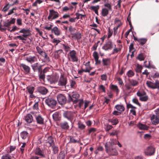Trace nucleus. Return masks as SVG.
<instances>
[{"mask_svg": "<svg viewBox=\"0 0 159 159\" xmlns=\"http://www.w3.org/2000/svg\"><path fill=\"white\" fill-rule=\"evenodd\" d=\"M106 152L110 156H116L117 155L118 152L115 148H111V146H108L107 143L105 145Z\"/></svg>", "mask_w": 159, "mask_h": 159, "instance_id": "obj_1", "label": "nucleus"}, {"mask_svg": "<svg viewBox=\"0 0 159 159\" xmlns=\"http://www.w3.org/2000/svg\"><path fill=\"white\" fill-rule=\"evenodd\" d=\"M36 49L38 53L44 58V60L43 61V62H46L49 61V57L48 56L47 54L45 52L43 51L38 46L36 47Z\"/></svg>", "mask_w": 159, "mask_h": 159, "instance_id": "obj_2", "label": "nucleus"}, {"mask_svg": "<svg viewBox=\"0 0 159 159\" xmlns=\"http://www.w3.org/2000/svg\"><path fill=\"white\" fill-rule=\"evenodd\" d=\"M155 112V115H153L151 118L152 124L156 125L159 123V108L156 110Z\"/></svg>", "mask_w": 159, "mask_h": 159, "instance_id": "obj_3", "label": "nucleus"}, {"mask_svg": "<svg viewBox=\"0 0 159 159\" xmlns=\"http://www.w3.org/2000/svg\"><path fill=\"white\" fill-rule=\"evenodd\" d=\"M45 103L49 107L54 108L57 104V101L52 98H48L46 99Z\"/></svg>", "mask_w": 159, "mask_h": 159, "instance_id": "obj_4", "label": "nucleus"}, {"mask_svg": "<svg viewBox=\"0 0 159 159\" xmlns=\"http://www.w3.org/2000/svg\"><path fill=\"white\" fill-rule=\"evenodd\" d=\"M59 16L58 13L55 11L54 10L52 9L49 10V15L48 17V20L52 21L54 19L57 18Z\"/></svg>", "mask_w": 159, "mask_h": 159, "instance_id": "obj_5", "label": "nucleus"}, {"mask_svg": "<svg viewBox=\"0 0 159 159\" xmlns=\"http://www.w3.org/2000/svg\"><path fill=\"white\" fill-rule=\"evenodd\" d=\"M146 84L149 88L152 89H157L159 91V81H156L155 83L147 81Z\"/></svg>", "mask_w": 159, "mask_h": 159, "instance_id": "obj_6", "label": "nucleus"}, {"mask_svg": "<svg viewBox=\"0 0 159 159\" xmlns=\"http://www.w3.org/2000/svg\"><path fill=\"white\" fill-rule=\"evenodd\" d=\"M67 83V79L63 75H61L58 81V85L62 88H66V84Z\"/></svg>", "mask_w": 159, "mask_h": 159, "instance_id": "obj_7", "label": "nucleus"}, {"mask_svg": "<svg viewBox=\"0 0 159 159\" xmlns=\"http://www.w3.org/2000/svg\"><path fill=\"white\" fill-rule=\"evenodd\" d=\"M19 67L21 70L26 74H29L30 72V68L28 66L24 63L20 64Z\"/></svg>", "mask_w": 159, "mask_h": 159, "instance_id": "obj_8", "label": "nucleus"}, {"mask_svg": "<svg viewBox=\"0 0 159 159\" xmlns=\"http://www.w3.org/2000/svg\"><path fill=\"white\" fill-rule=\"evenodd\" d=\"M59 77L57 75H48L47 79L51 84H55L58 81Z\"/></svg>", "mask_w": 159, "mask_h": 159, "instance_id": "obj_9", "label": "nucleus"}, {"mask_svg": "<svg viewBox=\"0 0 159 159\" xmlns=\"http://www.w3.org/2000/svg\"><path fill=\"white\" fill-rule=\"evenodd\" d=\"M114 45L111 41L109 40L105 43L102 48L106 51H107L113 48Z\"/></svg>", "mask_w": 159, "mask_h": 159, "instance_id": "obj_10", "label": "nucleus"}, {"mask_svg": "<svg viewBox=\"0 0 159 159\" xmlns=\"http://www.w3.org/2000/svg\"><path fill=\"white\" fill-rule=\"evenodd\" d=\"M42 65L40 64L39 63L37 62L31 65V67L34 72H40L42 70Z\"/></svg>", "mask_w": 159, "mask_h": 159, "instance_id": "obj_11", "label": "nucleus"}, {"mask_svg": "<svg viewBox=\"0 0 159 159\" xmlns=\"http://www.w3.org/2000/svg\"><path fill=\"white\" fill-rule=\"evenodd\" d=\"M57 99L59 103L61 105L64 104L66 101L65 96L61 94H59L57 96Z\"/></svg>", "mask_w": 159, "mask_h": 159, "instance_id": "obj_12", "label": "nucleus"}, {"mask_svg": "<svg viewBox=\"0 0 159 159\" xmlns=\"http://www.w3.org/2000/svg\"><path fill=\"white\" fill-rule=\"evenodd\" d=\"M80 97V95L76 92H73L72 95V98L70 97V100L73 102L75 104L77 103L79 101L78 98Z\"/></svg>", "mask_w": 159, "mask_h": 159, "instance_id": "obj_13", "label": "nucleus"}, {"mask_svg": "<svg viewBox=\"0 0 159 159\" xmlns=\"http://www.w3.org/2000/svg\"><path fill=\"white\" fill-rule=\"evenodd\" d=\"M35 120L37 123L39 125H44L45 124L44 118L40 114L36 116Z\"/></svg>", "mask_w": 159, "mask_h": 159, "instance_id": "obj_14", "label": "nucleus"}, {"mask_svg": "<svg viewBox=\"0 0 159 159\" xmlns=\"http://www.w3.org/2000/svg\"><path fill=\"white\" fill-rule=\"evenodd\" d=\"M155 152V149L152 146L148 147L145 152V154L147 156H151L153 155Z\"/></svg>", "mask_w": 159, "mask_h": 159, "instance_id": "obj_15", "label": "nucleus"}, {"mask_svg": "<svg viewBox=\"0 0 159 159\" xmlns=\"http://www.w3.org/2000/svg\"><path fill=\"white\" fill-rule=\"evenodd\" d=\"M69 55L73 62H77L78 61V58L76 56V52L75 51L73 50L69 52Z\"/></svg>", "mask_w": 159, "mask_h": 159, "instance_id": "obj_16", "label": "nucleus"}, {"mask_svg": "<svg viewBox=\"0 0 159 159\" xmlns=\"http://www.w3.org/2000/svg\"><path fill=\"white\" fill-rule=\"evenodd\" d=\"M63 116L69 120H71L73 118V114L70 111H66L63 113Z\"/></svg>", "mask_w": 159, "mask_h": 159, "instance_id": "obj_17", "label": "nucleus"}, {"mask_svg": "<svg viewBox=\"0 0 159 159\" xmlns=\"http://www.w3.org/2000/svg\"><path fill=\"white\" fill-rule=\"evenodd\" d=\"M24 119L28 123H31L33 120V119L32 115L31 114H27L25 116Z\"/></svg>", "mask_w": 159, "mask_h": 159, "instance_id": "obj_18", "label": "nucleus"}, {"mask_svg": "<svg viewBox=\"0 0 159 159\" xmlns=\"http://www.w3.org/2000/svg\"><path fill=\"white\" fill-rule=\"evenodd\" d=\"M34 154L38 156H40L41 157H44L45 155L43 152L39 148H36L34 151Z\"/></svg>", "mask_w": 159, "mask_h": 159, "instance_id": "obj_19", "label": "nucleus"}, {"mask_svg": "<svg viewBox=\"0 0 159 159\" xmlns=\"http://www.w3.org/2000/svg\"><path fill=\"white\" fill-rule=\"evenodd\" d=\"M38 92L43 95L46 94L48 92V89L45 87L40 86L38 89Z\"/></svg>", "mask_w": 159, "mask_h": 159, "instance_id": "obj_20", "label": "nucleus"}, {"mask_svg": "<svg viewBox=\"0 0 159 159\" xmlns=\"http://www.w3.org/2000/svg\"><path fill=\"white\" fill-rule=\"evenodd\" d=\"M45 143L46 145L47 146L50 147L52 146L54 144L53 138L51 136H48Z\"/></svg>", "mask_w": 159, "mask_h": 159, "instance_id": "obj_21", "label": "nucleus"}, {"mask_svg": "<svg viewBox=\"0 0 159 159\" xmlns=\"http://www.w3.org/2000/svg\"><path fill=\"white\" fill-rule=\"evenodd\" d=\"M81 33L79 31H78L72 34L71 37L74 39L78 40L81 39Z\"/></svg>", "mask_w": 159, "mask_h": 159, "instance_id": "obj_22", "label": "nucleus"}, {"mask_svg": "<svg viewBox=\"0 0 159 159\" xmlns=\"http://www.w3.org/2000/svg\"><path fill=\"white\" fill-rule=\"evenodd\" d=\"M102 62L103 66L108 67L111 63V59L110 58H103L102 59Z\"/></svg>", "mask_w": 159, "mask_h": 159, "instance_id": "obj_23", "label": "nucleus"}, {"mask_svg": "<svg viewBox=\"0 0 159 159\" xmlns=\"http://www.w3.org/2000/svg\"><path fill=\"white\" fill-rule=\"evenodd\" d=\"M37 58L35 56H29L26 57V61L30 63L34 62L37 61Z\"/></svg>", "mask_w": 159, "mask_h": 159, "instance_id": "obj_24", "label": "nucleus"}, {"mask_svg": "<svg viewBox=\"0 0 159 159\" xmlns=\"http://www.w3.org/2000/svg\"><path fill=\"white\" fill-rule=\"evenodd\" d=\"M52 32L54 33L57 36H59L61 33V30L56 26L54 27L52 29Z\"/></svg>", "mask_w": 159, "mask_h": 159, "instance_id": "obj_25", "label": "nucleus"}, {"mask_svg": "<svg viewBox=\"0 0 159 159\" xmlns=\"http://www.w3.org/2000/svg\"><path fill=\"white\" fill-rule=\"evenodd\" d=\"M93 56L94 57V60L95 61V64L96 65H99L101 63V61L98 60L99 57L98 56V53L95 52L93 53Z\"/></svg>", "mask_w": 159, "mask_h": 159, "instance_id": "obj_26", "label": "nucleus"}, {"mask_svg": "<svg viewBox=\"0 0 159 159\" xmlns=\"http://www.w3.org/2000/svg\"><path fill=\"white\" fill-rule=\"evenodd\" d=\"M60 126L62 129L65 130H68L69 128L68 123L66 121L61 123Z\"/></svg>", "mask_w": 159, "mask_h": 159, "instance_id": "obj_27", "label": "nucleus"}, {"mask_svg": "<svg viewBox=\"0 0 159 159\" xmlns=\"http://www.w3.org/2000/svg\"><path fill=\"white\" fill-rule=\"evenodd\" d=\"M129 81L131 85L133 87L138 86L139 84L138 81L134 79H129Z\"/></svg>", "mask_w": 159, "mask_h": 159, "instance_id": "obj_28", "label": "nucleus"}, {"mask_svg": "<svg viewBox=\"0 0 159 159\" xmlns=\"http://www.w3.org/2000/svg\"><path fill=\"white\" fill-rule=\"evenodd\" d=\"M135 70L137 73H140L143 68V66L137 64L135 66Z\"/></svg>", "mask_w": 159, "mask_h": 159, "instance_id": "obj_29", "label": "nucleus"}, {"mask_svg": "<svg viewBox=\"0 0 159 159\" xmlns=\"http://www.w3.org/2000/svg\"><path fill=\"white\" fill-rule=\"evenodd\" d=\"M52 117L54 120L56 121L59 120L60 119L61 115L59 113L56 112L53 114Z\"/></svg>", "mask_w": 159, "mask_h": 159, "instance_id": "obj_30", "label": "nucleus"}, {"mask_svg": "<svg viewBox=\"0 0 159 159\" xmlns=\"http://www.w3.org/2000/svg\"><path fill=\"white\" fill-rule=\"evenodd\" d=\"M115 107L116 110L120 111V112L124 111L125 109L124 107L122 105H116Z\"/></svg>", "mask_w": 159, "mask_h": 159, "instance_id": "obj_31", "label": "nucleus"}, {"mask_svg": "<svg viewBox=\"0 0 159 159\" xmlns=\"http://www.w3.org/2000/svg\"><path fill=\"white\" fill-rule=\"evenodd\" d=\"M78 128L80 130H82L86 128V126L81 121H79L78 124Z\"/></svg>", "mask_w": 159, "mask_h": 159, "instance_id": "obj_32", "label": "nucleus"}, {"mask_svg": "<svg viewBox=\"0 0 159 159\" xmlns=\"http://www.w3.org/2000/svg\"><path fill=\"white\" fill-rule=\"evenodd\" d=\"M109 10L107 8H103L102 10V15L103 17L107 16L109 14Z\"/></svg>", "mask_w": 159, "mask_h": 159, "instance_id": "obj_33", "label": "nucleus"}, {"mask_svg": "<svg viewBox=\"0 0 159 159\" xmlns=\"http://www.w3.org/2000/svg\"><path fill=\"white\" fill-rule=\"evenodd\" d=\"M138 127L141 129L148 130V127L146 125L139 123L138 124Z\"/></svg>", "mask_w": 159, "mask_h": 159, "instance_id": "obj_34", "label": "nucleus"}, {"mask_svg": "<svg viewBox=\"0 0 159 159\" xmlns=\"http://www.w3.org/2000/svg\"><path fill=\"white\" fill-rule=\"evenodd\" d=\"M90 62L89 61H88L85 64V65L86 66V68L84 70L88 71H87V72H89L90 70L92 69V68L90 66Z\"/></svg>", "mask_w": 159, "mask_h": 159, "instance_id": "obj_35", "label": "nucleus"}, {"mask_svg": "<svg viewBox=\"0 0 159 159\" xmlns=\"http://www.w3.org/2000/svg\"><path fill=\"white\" fill-rule=\"evenodd\" d=\"M20 136L22 139H25L28 137V133L26 131H23L20 133Z\"/></svg>", "mask_w": 159, "mask_h": 159, "instance_id": "obj_36", "label": "nucleus"}, {"mask_svg": "<svg viewBox=\"0 0 159 159\" xmlns=\"http://www.w3.org/2000/svg\"><path fill=\"white\" fill-rule=\"evenodd\" d=\"M65 158V152L64 151H61L59 153L57 157L58 159H64Z\"/></svg>", "mask_w": 159, "mask_h": 159, "instance_id": "obj_37", "label": "nucleus"}, {"mask_svg": "<svg viewBox=\"0 0 159 159\" xmlns=\"http://www.w3.org/2000/svg\"><path fill=\"white\" fill-rule=\"evenodd\" d=\"M110 88L113 91L116 92L117 93L119 92V89L117 86L113 84H111L110 86Z\"/></svg>", "mask_w": 159, "mask_h": 159, "instance_id": "obj_38", "label": "nucleus"}, {"mask_svg": "<svg viewBox=\"0 0 159 159\" xmlns=\"http://www.w3.org/2000/svg\"><path fill=\"white\" fill-rule=\"evenodd\" d=\"M26 89L29 94H33L35 89L33 86H29L27 87Z\"/></svg>", "mask_w": 159, "mask_h": 159, "instance_id": "obj_39", "label": "nucleus"}, {"mask_svg": "<svg viewBox=\"0 0 159 159\" xmlns=\"http://www.w3.org/2000/svg\"><path fill=\"white\" fill-rule=\"evenodd\" d=\"M38 73L39 79L40 80H44L45 78L44 73L42 72V70L40 72H38Z\"/></svg>", "mask_w": 159, "mask_h": 159, "instance_id": "obj_40", "label": "nucleus"}, {"mask_svg": "<svg viewBox=\"0 0 159 159\" xmlns=\"http://www.w3.org/2000/svg\"><path fill=\"white\" fill-rule=\"evenodd\" d=\"M136 94L137 96L141 98L143 96L145 95L146 94V93L144 91H138L137 93Z\"/></svg>", "mask_w": 159, "mask_h": 159, "instance_id": "obj_41", "label": "nucleus"}, {"mask_svg": "<svg viewBox=\"0 0 159 159\" xmlns=\"http://www.w3.org/2000/svg\"><path fill=\"white\" fill-rule=\"evenodd\" d=\"M51 146L54 153L55 154L57 153L59 151L58 147L55 146L54 144H53Z\"/></svg>", "mask_w": 159, "mask_h": 159, "instance_id": "obj_42", "label": "nucleus"}, {"mask_svg": "<svg viewBox=\"0 0 159 159\" xmlns=\"http://www.w3.org/2000/svg\"><path fill=\"white\" fill-rule=\"evenodd\" d=\"M109 121L111 122L113 125H116L118 123V120L116 118L109 119Z\"/></svg>", "mask_w": 159, "mask_h": 159, "instance_id": "obj_43", "label": "nucleus"}, {"mask_svg": "<svg viewBox=\"0 0 159 159\" xmlns=\"http://www.w3.org/2000/svg\"><path fill=\"white\" fill-rule=\"evenodd\" d=\"M20 33H22L24 34H30L31 33L29 29H23L21 30L19 32Z\"/></svg>", "mask_w": 159, "mask_h": 159, "instance_id": "obj_44", "label": "nucleus"}, {"mask_svg": "<svg viewBox=\"0 0 159 159\" xmlns=\"http://www.w3.org/2000/svg\"><path fill=\"white\" fill-rule=\"evenodd\" d=\"M134 74V72L131 70H129L126 73V75L129 77H132Z\"/></svg>", "mask_w": 159, "mask_h": 159, "instance_id": "obj_45", "label": "nucleus"}, {"mask_svg": "<svg viewBox=\"0 0 159 159\" xmlns=\"http://www.w3.org/2000/svg\"><path fill=\"white\" fill-rule=\"evenodd\" d=\"M11 6H12L11 4H10L9 3L6 4L2 10L4 12H6L9 9L10 7Z\"/></svg>", "mask_w": 159, "mask_h": 159, "instance_id": "obj_46", "label": "nucleus"}, {"mask_svg": "<svg viewBox=\"0 0 159 159\" xmlns=\"http://www.w3.org/2000/svg\"><path fill=\"white\" fill-rule=\"evenodd\" d=\"M137 58L140 61H143L144 60L145 57L143 54L141 53L138 55Z\"/></svg>", "mask_w": 159, "mask_h": 159, "instance_id": "obj_47", "label": "nucleus"}, {"mask_svg": "<svg viewBox=\"0 0 159 159\" xmlns=\"http://www.w3.org/2000/svg\"><path fill=\"white\" fill-rule=\"evenodd\" d=\"M147 41V39H139L138 42L141 45H143Z\"/></svg>", "mask_w": 159, "mask_h": 159, "instance_id": "obj_48", "label": "nucleus"}, {"mask_svg": "<svg viewBox=\"0 0 159 159\" xmlns=\"http://www.w3.org/2000/svg\"><path fill=\"white\" fill-rule=\"evenodd\" d=\"M79 141L74 139V137L70 136L69 143H79Z\"/></svg>", "mask_w": 159, "mask_h": 159, "instance_id": "obj_49", "label": "nucleus"}, {"mask_svg": "<svg viewBox=\"0 0 159 159\" xmlns=\"http://www.w3.org/2000/svg\"><path fill=\"white\" fill-rule=\"evenodd\" d=\"M69 30L72 35V34L75 33L76 30V29L75 28H73L71 26H70L69 27Z\"/></svg>", "mask_w": 159, "mask_h": 159, "instance_id": "obj_50", "label": "nucleus"}, {"mask_svg": "<svg viewBox=\"0 0 159 159\" xmlns=\"http://www.w3.org/2000/svg\"><path fill=\"white\" fill-rule=\"evenodd\" d=\"M148 96L146 95V94L141 98H139V100L142 101H146L148 99Z\"/></svg>", "mask_w": 159, "mask_h": 159, "instance_id": "obj_51", "label": "nucleus"}, {"mask_svg": "<svg viewBox=\"0 0 159 159\" xmlns=\"http://www.w3.org/2000/svg\"><path fill=\"white\" fill-rule=\"evenodd\" d=\"M104 6L105 7H106L108 10L110 11L112 10V6L111 3H107L104 5Z\"/></svg>", "mask_w": 159, "mask_h": 159, "instance_id": "obj_52", "label": "nucleus"}, {"mask_svg": "<svg viewBox=\"0 0 159 159\" xmlns=\"http://www.w3.org/2000/svg\"><path fill=\"white\" fill-rule=\"evenodd\" d=\"M63 46L64 49L66 52H67L70 51V48L68 46L64 44H63Z\"/></svg>", "mask_w": 159, "mask_h": 159, "instance_id": "obj_53", "label": "nucleus"}, {"mask_svg": "<svg viewBox=\"0 0 159 159\" xmlns=\"http://www.w3.org/2000/svg\"><path fill=\"white\" fill-rule=\"evenodd\" d=\"M99 6L98 5H97L96 6H91L89 8V9L91 10H93L94 11H95L96 10H98L99 9Z\"/></svg>", "mask_w": 159, "mask_h": 159, "instance_id": "obj_54", "label": "nucleus"}, {"mask_svg": "<svg viewBox=\"0 0 159 159\" xmlns=\"http://www.w3.org/2000/svg\"><path fill=\"white\" fill-rule=\"evenodd\" d=\"M1 159H11V156L8 154H6L3 156Z\"/></svg>", "mask_w": 159, "mask_h": 159, "instance_id": "obj_55", "label": "nucleus"}, {"mask_svg": "<svg viewBox=\"0 0 159 159\" xmlns=\"http://www.w3.org/2000/svg\"><path fill=\"white\" fill-rule=\"evenodd\" d=\"M78 102H79L78 103V106L80 108H81L84 103L83 100L82 99H79Z\"/></svg>", "mask_w": 159, "mask_h": 159, "instance_id": "obj_56", "label": "nucleus"}, {"mask_svg": "<svg viewBox=\"0 0 159 159\" xmlns=\"http://www.w3.org/2000/svg\"><path fill=\"white\" fill-rule=\"evenodd\" d=\"M120 132L119 130H115L110 133L111 135L114 136L116 135L117 137V135L118 134L120 133Z\"/></svg>", "mask_w": 159, "mask_h": 159, "instance_id": "obj_57", "label": "nucleus"}, {"mask_svg": "<svg viewBox=\"0 0 159 159\" xmlns=\"http://www.w3.org/2000/svg\"><path fill=\"white\" fill-rule=\"evenodd\" d=\"M132 102L137 105L140 106V104L139 102L138 99L136 98H134L132 99Z\"/></svg>", "mask_w": 159, "mask_h": 159, "instance_id": "obj_58", "label": "nucleus"}, {"mask_svg": "<svg viewBox=\"0 0 159 159\" xmlns=\"http://www.w3.org/2000/svg\"><path fill=\"white\" fill-rule=\"evenodd\" d=\"M16 9L17 8L16 7L13 8L9 11L7 14V16H9L12 14L14 13V11H16Z\"/></svg>", "mask_w": 159, "mask_h": 159, "instance_id": "obj_59", "label": "nucleus"}, {"mask_svg": "<svg viewBox=\"0 0 159 159\" xmlns=\"http://www.w3.org/2000/svg\"><path fill=\"white\" fill-rule=\"evenodd\" d=\"M70 86L71 88H74L76 85L75 82L73 80H71L70 81Z\"/></svg>", "mask_w": 159, "mask_h": 159, "instance_id": "obj_60", "label": "nucleus"}, {"mask_svg": "<svg viewBox=\"0 0 159 159\" xmlns=\"http://www.w3.org/2000/svg\"><path fill=\"white\" fill-rule=\"evenodd\" d=\"M99 89L102 90L104 93L106 92L105 87L103 85H101L99 86Z\"/></svg>", "mask_w": 159, "mask_h": 159, "instance_id": "obj_61", "label": "nucleus"}, {"mask_svg": "<svg viewBox=\"0 0 159 159\" xmlns=\"http://www.w3.org/2000/svg\"><path fill=\"white\" fill-rule=\"evenodd\" d=\"M26 145V143H23V144L21 146V147L20 148V150L21 152V154H23L24 152V148L25 147Z\"/></svg>", "mask_w": 159, "mask_h": 159, "instance_id": "obj_62", "label": "nucleus"}, {"mask_svg": "<svg viewBox=\"0 0 159 159\" xmlns=\"http://www.w3.org/2000/svg\"><path fill=\"white\" fill-rule=\"evenodd\" d=\"M97 129L96 128H90L89 130L88 131V134H89L90 133L93 132H94L96 131Z\"/></svg>", "mask_w": 159, "mask_h": 159, "instance_id": "obj_63", "label": "nucleus"}, {"mask_svg": "<svg viewBox=\"0 0 159 159\" xmlns=\"http://www.w3.org/2000/svg\"><path fill=\"white\" fill-rule=\"evenodd\" d=\"M107 76L106 74H103L101 75V79L102 80L106 81L107 80Z\"/></svg>", "mask_w": 159, "mask_h": 159, "instance_id": "obj_64", "label": "nucleus"}]
</instances>
